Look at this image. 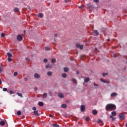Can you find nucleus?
<instances>
[{"label": "nucleus", "mask_w": 127, "mask_h": 127, "mask_svg": "<svg viewBox=\"0 0 127 127\" xmlns=\"http://www.w3.org/2000/svg\"><path fill=\"white\" fill-rule=\"evenodd\" d=\"M105 109L106 111H115L116 107L115 104H108L106 106Z\"/></svg>", "instance_id": "nucleus-1"}, {"label": "nucleus", "mask_w": 127, "mask_h": 127, "mask_svg": "<svg viewBox=\"0 0 127 127\" xmlns=\"http://www.w3.org/2000/svg\"><path fill=\"white\" fill-rule=\"evenodd\" d=\"M119 117L120 120L122 121L123 119H125V114H124V113H120L119 115Z\"/></svg>", "instance_id": "nucleus-2"}, {"label": "nucleus", "mask_w": 127, "mask_h": 127, "mask_svg": "<svg viewBox=\"0 0 127 127\" xmlns=\"http://www.w3.org/2000/svg\"><path fill=\"white\" fill-rule=\"evenodd\" d=\"M22 36L21 35H18L17 36V39L18 41H21L22 40Z\"/></svg>", "instance_id": "nucleus-3"}, {"label": "nucleus", "mask_w": 127, "mask_h": 127, "mask_svg": "<svg viewBox=\"0 0 127 127\" xmlns=\"http://www.w3.org/2000/svg\"><path fill=\"white\" fill-rule=\"evenodd\" d=\"M34 115L35 117H39L40 116V114L38 113V111L35 110L34 111Z\"/></svg>", "instance_id": "nucleus-4"}, {"label": "nucleus", "mask_w": 127, "mask_h": 127, "mask_svg": "<svg viewBox=\"0 0 127 127\" xmlns=\"http://www.w3.org/2000/svg\"><path fill=\"white\" fill-rule=\"evenodd\" d=\"M85 105H81L80 107L81 112H82L83 113H84V112H85Z\"/></svg>", "instance_id": "nucleus-5"}, {"label": "nucleus", "mask_w": 127, "mask_h": 127, "mask_svg": "<svg viewBox=\"0 0 127 127\" xmlns=\"http://www.w3.org/2000/svg\"><path fill=\"white\" fill-rule=\"evenodd\" d=\"M76 47H77V48H80V49H83V45H80V44H77L76 45Z\"/></svg>", "instance_id": "nucleus-6"}, {"label": "nucleus", "mask_w": 127, "mask_h": 127, "mask_svg": "<svg viewBox=\"0 0 127 127\" xmlns=\"http://www.w3.org/2000/svg\"><path fill=\"white\" fill-rule=\"evenodd\" d=\"M101 82H103V83H106L107 84H110V81H106L104 80V79L101 78L100 79Z\"/></svg>", "instance_id": "nucleus-7"}, {"label": "nucleus", "mask_w": 127, "mask_h": 127, "mask_svg": "<svg viewBox=\"0 0 127 127\" xmlns=\"http://www.w3.org/2000/svg\"><path fill=\"white\" fill-rule=\"evenodd\" d=\"M34 77L36 78V79H39V78H40V75L38 73H35Z\"/></svg>", "instance_id": "nucleus-8"}, {"label": "nucleus", "mask_w": 127, "mask_h": 127, "mask_svg": "<svg viewBox=\"0 0 127 127\" xmlns=\"http://www.w3.org/2000/svg\"><path fill=\"white\" fill-rule=\"evenodd\" d=\"M58 96L60 97L61 99H63V98H64V96H63V94L62 93H59Z\"/></svg>", "instance_id": "nucleus-9"}, {"label": "nucleus", "mask_w": 127, "mask_h": 127, "mask_svg": "<svg viewBox=\"0 0 127 127\" xmlns=\"http://www.w3.org/2000/svg\"><path fill=\"white\" fill-rule=\"evenodd\" d=\"M93 35H95V36H97V35H99V32L98 31H95L93 33Z\"/></svg>", "instance_id": "nucleus-10"}, {"label": "nucleus", "mask_w": 127, "mask_h": 127, "mask_svg": "<svg viewBox=\"0 0 127 127\" xmlns=\"http://www.w3.org/2000/svg\"><path fill=\"white\" fill-rule=\"evenodd\" d=\"M38 17H40L41 18H42L43 17V14L42 13H39L38 14Z\"/></svg>", "instance_id": "nucleus-11"}, {"label": "nucleus", "mask_w": 127, "mask_h": 127, "mask_svg": "<svg viewBox=\"0 0 127 127\" xmlns=\"http://www.w3.org/2000/svg\"><path fill=\"white\" fill-rule=\"evenodd\" d=\"M90 81V78L87 77L84 79L85 83H88Z\"/></svg>", "instance_id": "nucleus-12"}, {"label": "nucleus", "mask_w": 127, "mask_h": 127, "mask_svg": "<svg viewBox=\"0 0 127 127\" xmlns=\"http://www.w3.org/2000/svg\"><path fill=\"white\" fill-rule=\"evenodd\" d=\"M117 95H118V94H117L116 92H114V93H111V97H116Z\"/></svg>", "instance_id": "nucleus-13"}, {"label": "nucleus", "mask_w": 127, "mask_h": 127, "mask_svg": "<svg viewBox=\"0 0 127 127\" xmlns=\"http://www.w3.org/2000/svg\"><path fill=\"white\" fill-rule=\"evenodd\" d=\"M92 113L94 115H97V114H98V111H97V110H93L92 111Z\"/></svg>", "instance_id": "nucleus-14"}, {"label": "nucleus", "mask_w": 127, "mask_h": 127, "mask_svg": "<svg viewBox=\"0 0 127 127\" xmlns=\"http://www.w3.org/2000/svg\"><path fill=\"white\" fill-rule=\"evenodd\" d=\"M46 68L51 69V68H52V65L51 64H48L46 66Z\"/></svg>", "instance_id": "nucleus-15"}, {"label": "nucleus", "mask_w": 127, "mask_h": 127, "mask_svg": "<svg viewBox=\"0 0 127 127\" xmlns=\"http://www.w3.org/2000/svg\"><path fill=\"white\" fill-rule=\"evenodd\" d=\"M17 95L19 96V97H20L21 98H23V96H22V94H21L20 92H17Z\"/></svg>", "instance_id": "nucleus-16"}, {"label": "nucleus", "mask_w": 127, "mask_h": 127, "mask_svg": "<svg viewBox=\"0 0 127 127\" xmlns=\"http://www.w3.org/2000/svg\"><path fill=\"white\" fill-rule=\"evenodd\" d=\"M7 56L8 58L12 57V55L10 53H7Z\"/></svg>", "instance_id": "nucleus-17"}, {"label": "nucleus", "mask_w": 127, "mask_h": 127, "mask_svg": "<svg viewBox=\"0 0 127 127\" xmlns=\"http://www.w3.org/2000/svg\"><path fill=\"white\" fill-rule=\"evenodd\" d=\"M38 105H39V106H40V107H42V106H43V105H44V104L43 103V102L40 101L38 103Z\"/></svg>", "instance_id": "nucleus-18"}, {"label": "nucleus", "mask_w": 127, "mask_h": 127, "mask_svg": "<svg viewBox=\"0 0 127 127\" xmlns=\"http://www.w3.org/2000/svg\"><path fill=\"white\" fill-rule=\"evenodd\" d=\"M112 116H114V117H116V116H117V113L115 112V111H113L112 113Z\"/></svg>", "instance_id": "nucleus-19"}, {"label": "nucleus", "mask_w": 127, "mask_h": 127, "mask_svg": "<svg viewBox=\"0 0 127 127\" xmlns=\"http://www.w3.org/2000/svg\"><path fill=\"white\" fill-rule=\"evenodd\" d=\"M62 108H63V109H66V108H67V105H66V104H62Z\"/></svg>", "instance_id": "nucleus-20"}, {"label": "nucleus", "mask_w": 127, "mask_h": 127, "mask_svg": "<svg viewBox=\"0 0 127 127\" xmlns=\"http://www.w3.org/2000/svg\"><path fill=\"white\" fill-rule=\"evenodd\" d=\"M110 119L114 122V121H116V118L114 117L113 116H110Z\"/></svg>", "instance_id": "nucleus-21"}, {"label": "nucleus", "mask_w": 127, "mask_h": 127, "mask_svg": "<svg viewBox=\"0 0 127 127\" xmlns=\"http://www.w3.org/2000/svg\"><path fill=\"white\" fill-rule=\"evenodd\" d=\"M4 125H5V123L4 122V121H1L0 122V126H4Z\"/></svg>", "instance_id": "nucleus-22"}, {"label": "nucleus", "mask_w": 127, "mask_h": 127, "mask_svg": "<svg viewBox=\"0 0 127 127\" xmlns=\"http://www.w3.org/2000/svg\"><path fill=\"white\" fill-rule=\"evenodd\" d=\"M63 78H67V74L66 73H63L62 74Z\"/></svg>", "instance_id": "nucleus-23"}, {"label": "nucleus", "mask_w": 127, "mask_h": 127, "mask_svg": "<svg viewBox=\"0 0 127 127\" xmlns=\"http://www.w3.org/2000/svg\"><path fill=\"white\" fill-rule=\"evenodd\" d=\"M19 9H18V8L17 7H15L14 9V11H15V12H18L19 11Z\"/></svg>", "instance_id": "nucleus-24"}, {"label": "nucleus", "mask_w": 127, "mask_h": 127, "mask_svg": "<svg viewBox=\"0 0 127 127\" xmlns=\"http://www.w3.org/2000/svg\"><path fill=\"white\" fill-rule=\"evenodd\" d=\"M69 71V69L67 67H64V72H67Z\"/></svg>", "instance_id": "nucleus-25"}, {"label": "nucleus", "mask_w": 127, "mask_h": 127, "mask_svg": "<svg viewBox=\"0 0 127 127\" xmlns=\"http://www.w3.org/2000/svg\"><path fill=\"white\" fill-rule=\"evenodd\" d=\"M53 127H59V125L57 124H53L52 125Z\"/></svg>", "instance_id": "nucleus-26"}, {"label": "nucleus", "mask_w": 127, "mask_h": 127, "mask_svg": "<svg viewBox=\"0 0 127 127\" xmlns=\"http://www.w3.org/2000/svg\"><path fill=\"white\" fill-rule=\"evenodd\" d=\"M48 76H51L52 75V72L51 71H49L47 73Z\"/></svg>", "instance_id": "nucleus-27"}, {"label": "nucleus", "mask_w": 127, "mask_h": 127, "mask_svg": "<svg viewBox=\"0 0 127 127\" xmlns=\"http://www.w3.org/2000/svg\"><path fill=\"white\" fill-rule=\"evenodd\" d=\"M52 63H55L56 62V59H52L51 61Z\"/></svg>", "instance_id": "nucleus-28"}, {"label": "nucleus", "mask_w": 127, "mask_h": 127, "mask_svg": "<svg viewBox=\"0 0 127 127\" xmlns=\"http://www.w3.org/2000/svg\"><path fill=\"white\" fill-rule=\"evenodd\" d=\"M97 123L98 124H100L101 123H103V121H102V120H101V119H99V120L97 121Z\"/></svg>", "instance_id": "nucleus-29"}, {"label": "nucleus", "mask_w": 127, "mask_h": 127, "mask_svg": "<svg viewBox=\"0 0 127 127\" xmlns=\"http://www.w3.org/2000/svg\"><path fill=\"white\" fill-rule=\"evenodd\" d=\"M3 71V67L0 66V73H1Z\"/></svg>", "instance_id": "nucleus-30"}, {"label": "nucleus", "mask_w": 127, "mask_h": 127, "mask_svg": "<svg viewBox=\"0 0 127 127\" xmlns=\"http://www.w3.org/2000/svg\"><path fill=\"white\" fill-rule=\"evenodd\" d=\"M43 98H46V97H47V93H45L43 94Z\"/></svg>", "instance_id": "nucleus-31"}, {"label": "nucleus", "mask_w": 127, "mask_h": 127, "mask_svg": "<svg viewBox=\"0 0 127 127\" xmlns=\"http://www.w3.org/2000/svg\"><path fill=\"white\" fill-rule=\"evenodd\" d=\"M72 82L76 84L77 83V81L76 80V79L73 78L72 79Z\"/></svg>", "instance_id": "nucleus-32"}, {"label": "nucleus", "mask_w": 127, "mask_h": 127, "mask_svg": "<svg viewBox=\"0 0 127 127\" xmlns=\"http://www.w3.org/2000/svg\"><path fill=\"white\" fill-rule=\"evenodd\" d=\"M17 115L18 116H20V115H21V111H18L17 112Z\"/></svg>", "instance_id": "nucleus-33"}, {"label": "nucleus", "mask_w": 127, "mask_h": 127, "mask_svg": "<svg viewBox=\"0 0 127 127\" xmlns=\"http://www.w3.org/2000/svg\"><path fill=\"white\" fill-rule=\"evenodd\" d=\"M79 8H80V9H83L84 8V5H81L79 6H78Z\"/></svg>", "instance_id": "nucleus-34"}, {"label": "nucleus", "mask_w": 127, "mask_h": 127, "mask_svg": "<svg viewBox=\"0 0 127 127\" xmlns=\"http://www.w3.org/2000/svg\"><path fill=\"white\" fill-rule=\"evenodd\" d=\"M45 50H46L47 51H49V50H50V48H49V47H46Z\"/></svg>", "instance_id": "nucleus-35"}, {"label": "nucleus", "mask_w": 127, "mask_h": 127, "mask_svg": "<svg viewBox=\"0 0 127 127\" xmlns=\"http://www.w3.org/2000/svg\"><path fill=\"white\" fill-rule=\"evenodd\" d=\"M108 73H102V76H103V77H105V76H108Z\"/></svg>", "instance_id": "nucleus-36"}, {"label": "nucleus", "mask_w": 127, "mask_h": 127, "mask_svg": "<svg viewBox=\"0 0 127 127\" xmlns=\"http://www.w3.org/2000/svg\"><path fill=\"white\" fill-rule=\"evenodd\" d=\"M8 61H9V62H11V61H12V59H11V58H8Z\"/></svg>", "instance_id": "nucleus-37"}, {"label": "nucleus", "mask_w": 127, "mask_h": 127, "mask_svg": "<svg viewBox=\"0 0 127 127\" xmlns=\"http://www.w3.org/2000/svg\"><path fill=\"white\" fill-rule=\"evenodd\" d=\"M48 62V60H47V59H45L44 60V62L45 63H47V62Z\"/></svg>", "instance_id": "nucleus-38"}, {"label": "nucleus", "mask_w": 127, "mask_h": 127, "mask_svg": "<svg viewBox=\"0 0 127 127\" xmlns=\"http://www.w3.org/2000/svg\"><path fill=\"white\" fill-rule=\"evenodd\" d=\"M3 92H6V91H7V88H3Z\"/></svg>", "instance_id": "nucleus-39"}, {"label": "nucleus", "mask_w": 127, "mask_h": 127, "mask_svg": "<svg viewBox=\"0 0 127 127\" xmlns=\"http://www.w3.org/2000/svg\"><path fill=\"white\" fill-rule=\"evenodd\" d=\"M1 36L2 37H4V36H5V34H4V33H2L1 34Z\"/></svg>", "instance_id": "nucleus-40"}, {"label": "nucleus", "mask_w": 127, "mask_h": 127, "mask_svg": "<svg viewBox=\"0 0 127 127\" xmlns=\"http://www.w3.org/2000/svg\"><path fill=\"white\" fill-rule=\"evenodd\" d=\"M93 85L94 86L98 87L99 86V84H96V83L94 82Z\"/></svg>", "instance_id": "nucleus-41"}, {"label": "nucleus", "mask_w": 127, "mask_h": 127, "mask_svg": "<svg viewBox=\"0 0 127 127\" xmlns=\"http://www.w3.org/2000/svg\"><path fill=\"white\" fill-rule=\"evenodd\" d=\"M85 120L87 122H88V121H90V117H86Z\"/></svg>", "instance_id": "nucleus-42"}, {"label": "nucleus", "mask_w": 127, "mask_h": 127, "mask_svg": "<svg viewBox=\"0 0 127 127\" xmlns=\"http://www.w3.org/2000/svg\"><path fill=\"white\" fill-rule=\"evenodd\" d=\"M25 59L28 62H29L30 61V60L28 58H26Z\"/></svg>", "instance_id": "nucleus-43"}, {"label": "nucleus", "mask_w": 127, "mask_h": 127, "mask_svg": "<svg viewBox=\"0 0 127 127\" xmlns=\"http://www.w3.org/2000/svg\"><path fill=\"white\" fill-rule=\"evenodd\" d=\"M14 76H15V77H16V76H17V72H14Z\"/></svg>", "instance_id": "nucleus-44"}, {"label": "nucleus", "mask_w": 127, "mask_h": 127, "mask_svg": "<svg viewBox=\"0 0 127 127\" xmlns=\"http://www.w3.org/2000/svg\"><path fill=\"white\" fill-rule=\"evenodd\" d=\"M32 110L33 111H36V107H32Z\"/></svg>", "instance_id": "nucleus-45"}, {"label": "nucleus", "mask_w": 127, "mask_h": 127, "mask_svg": "<svg viewBox=\"0 0 127 127\" xmlns=\"http://www.w3.org/2000/svg\"><path fill=\"white\" fill-rule=\"evenodd\" d=\"M9 93L11 95H12V94H14V93L13 92H12V91H10Z\"/></svg>", "instance_id": "nucleus-46"}, {"label": "nucleus", "mask_w": 127, "mask_h": 127, "mask_svg": "<svg viewBox=\"0 0 127 127\" xmlns=\"http://www.w3.org/2000/svg\"><path fill=\"white\" fill-rule=\"evenodd\" d=\"M94 2H99V0H93Z\"/></svg>", "instance_id": "nucleus-47"}, {"label": "nucleus", "mask_w": 127, "mask_h": 127, "mask_svg": "<svg viewBox=\"0 0 127 127\" xmlns=\"http://www.w3.org/2000/svg\"><path fill=\"white\" fill-rule=\"evenodd\" d=\"M49 117H50V118H54V116H53L52 115H51V114H50V115H49Z\"/></svg>", "instance_id": "nucleus-48"}, {"label": "nucleus", "mask_w": 127, "mask_h": 127, "mask_svg": "<svg viewBox=\"0 0 127 127\" xmlns=\"http://www.w3.org/2000/svg\"><path fill=\"white\" fill-rule=\"evenodd\" d=\"M113 56L114 58H116V57H117V56L116 55V54H114Z\"/></svg>", "instance_id": "nucleus-49"}, {"label": "nucleus", "mask_w": 127, "mask_h": 127, "mask_svg": "<svg viewBox=\"0 0 127 127\" xmlns=\"http://www.w3.org/2000/svg\"><path fill=\"white\" fill-rule=\"evenodd\" d=\"M54 36L55 37H57V36H58V35H57V34H55Z\"/></svg>", "instance_id": "nucleus-50"}, {"label": "nucleus", "mask_w": 127, "mask_h": 127, "mask_svg": "<svg viewBox=\"0 0 127 127\" xmlns=\"http://www.w3.org/2000/svg\"><path fill=\"white\" fill-rule=\"evenodd\" d=\"M66 103H67L68 104V103H70V101L69 100H66Z\"/></svg>", "instance_id": "nucleus-51"}, {"label": "nucleus", "mask_w": 127, "mask_h": 127, "mask_svg": "<svg viewBox=\"0 0 127 127\" xmlns=\"http://www.w3.org/2000/svg\"><path fill=\"white\" fill-rule=\"evenodd\" d=\"M79 71H76V74L78 75V74H79Z\"/></svg>", "instance_id": "nucleus-52"}, {"label": "nucleus", "mask_w": 127, "mask_h": 127, "mask_svg": "<svg viewBox=\"0 0 127 127\" xmlns=\"http://www.w3.org/2000/svg\"><path fill=\"white\" fill-rule=\"evenodd\" d=\"M64 1H65V2H66V3L68 2V0H64Z\"/></svg>", "instance_id": "nucleus-53"}, {"label": "nucleus", "mask_w": 127, "mask_h": 127, "mask_svg": "<svg viewBox=\"0 0 127 127\" xmlns=\"http://www.w3.org/2000/svg\"><path fill=\"white\" fill-rule=\"evenodd\" d=\"M24 80H25V81H27V78H25Z\"/></svg>", "instance_id": "nucleus-54"}, {"label": "nucleus", "mask_w": 127, "mask_h": 127, "mask_svg": "<svg viewBox=\"0 0 127 127\" xmlns=\"http://www.w3.org/2000/svg\"><path fill=\"white\" fill-rule=\"evenodd\" d=\"M1 84V79H0V84Z\"/></svg>", "instance_id": "nucleus-55"}, {"label": "nucleus", "mask_w": 127, "mask_h": 127, "mask_svg": "<svg viewBox=\"0 0 127 127\" xmlns=\"http://www.w3.org/2000/svg\"><path fill=\"white\" fill-rule=\"evenodd\" d=\"M107 41H110V39H108Z\"/></svg>", "instance_id": "nucleus-56"}, {"label": "nucleus", "mask_w": 127, "mask_h": 127, "mask_svg": "<svg viewBox=\"0 0 127 127\" xmlns=\"http://www.w3.org/2000/svg\"><path fill=\"white\" fill-rule=\"evenodd\" d=\"M95 50H97V49L96 48H95Z\"/></svg>", "instance_id": "nucleus-57"}, {"label": "nucleus", "mask_w": 127, "mask_h": 127, "mask_svg": "<svg viewBox=\"0 0 127 127\" xmlns=\"http://www.w3.org/2000/svg\"><path fill=\"white\" fill-rule=\"evenodd\" d=\"M24 32L25 33V30L24 31Z\"/></svg>", "instance_id": "nucleus-58"}, {"label": "nucleus", "mask_w": 127, "mask_h": 127, "mask_svg": "<svg viewBox=\"0 0 127 127\" xmlns=\"http://www.w3.org/2000/svg\"><path fill=\"white\" fill-rule=\"evenodd\" d=\"M54 40H55V41H56L55 40V39H54Z\"/></svg>", "instance_id": "nucleus-59"}, {"label": "nucleus", "mask_w": 127, "mask_h": 127, "mask_svg": "<svg viewBox=\"0 0 127 127\" xmlns=\"http://www.w3.org/2000/svg\"><path fill=\"white\" fill-rule=\"evenodd\" d=\"M34 89H36V88H35Z\"/></svg>", "instance_id": "nucleus-60"}]
</instances>
